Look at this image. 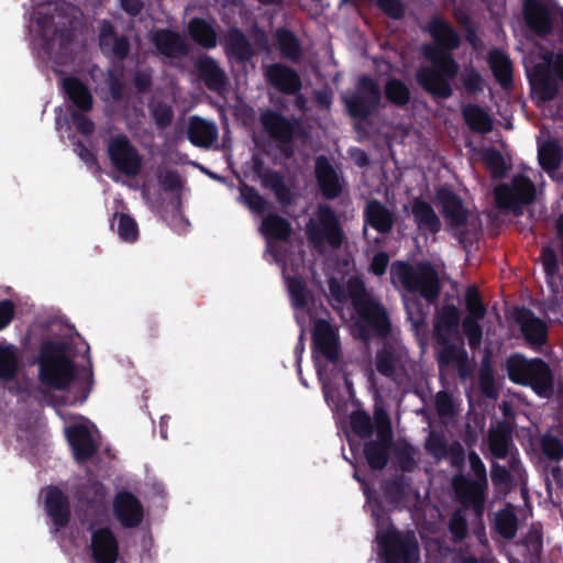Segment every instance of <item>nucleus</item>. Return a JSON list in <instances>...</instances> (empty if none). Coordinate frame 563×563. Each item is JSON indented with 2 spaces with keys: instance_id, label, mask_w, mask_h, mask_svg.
<instances>
[{
  "instance_id": "nucleus-62",
  "label": "nucleus",
  "mask_w": 563,
  "mask_h": 563,
  "mask_svg": "<svg viewBox=\"0 0 563 563\" xmlns=\"http://www.w3.org/2000/svg\"><path fill=\"white\" fill-rule=\"evenodd\" d=\"M152 118L158 129H166L174 119V112L170 106L159 102L151 109Z\"/></svg>"
},
{
  "instance_id": "nucleus-14",
  "label": "nucleus",
  "mask_w": 563,
  "mask_h": 563,
  "mask_svg": "<svg viewBox=\"0 0 563 563\" xmlns=\"http://www.w3.org/2000/svg\"><path fill=\"white\" fill-rule=\"evenodd\" d=\"M452 488L455 499L464 509L474 511L477 517L483 516L488 483L472 479L460 472L452 477Z\"/></svg>"
},
{
  "instance_id": "nucleus-24",
  "label": "nucleus",
  "mask_w": 563,
  "mask_h": 563,
  "mask_svg": "<svg viewBox=\"0 0 563 563\" xmlns=\"http://www.w3.org/2000/svg\"><path fill=\"white\" fill-rule=\"evenodd\" d=\"M44 506L56 530L68 526L71 518L70 503L68 496L59 487H47Z\"/></svg>"
},
{
  "instance_id": "nucleus-4",
  "label": "nucleus",
  "mask_w": 563,
  "mask_h": 563,
  "mask_svg": "<svg viewBox=\"0 0 563 563\" xmlns=\"http://www.w3.org/2000/svg\"><path fill=\"white\" fill-rule=\"evenodd\" d=\"M506 371L510 382L530 387L540 397H550L553 393L554 377L549 364L540 358H527L514 353L506 360Z\"/></svg>"
},
{
  "instance_id": "nucleus-64",
  "label": "nucleus",
  "mask_w": 563,
  "mask_h": 563,
  "mask_svg": "<svg viewBox=\"0 0 563 563\" xmlns=\"http://www.w3.org/2000/svg\"><path fill=\"white\" fill-rule=\"evenodd\" d=\"M385 497L393 503H399L406 496V485L402 478L388 481L383 486Z\"/></svg>"
},
{
  "instance_id": "nucleus-15",
  "label": "nucleus",
  "mask_w": 563,
  "mask_h": 563,
  "mask_svg": "<svg viewBox=\"0 0 563 563\" xmlns=\"http://www.w3.org/2000/svg\"><path fill=\"white\" fill-rule=\"evenodd\" d=\"M311 339L313 354L322 355L330 363H336L339 361V332L328 320L318 319L314 322Z\"/></svg>"
},
{
  "instance_id": "nucleus-50",
  "label": "nucleus",
  "mask_w": 563,
  "mask_h": 563,
  "mask_svg": "<svg viewBox=\"0 0 563 563\" xmlns=\"http://www.w3.org/2000/svg\"><path fill=\"white\" fill-rule=\"evenodd\" d=\"M118 219L117 233L119 238L128 243H133L139 238V227L136 221L128 213L114 212L111 227L113 228L114 221Z\"/></svg>"
},
{
  "instance_id": "nucleus-54",
  "label": "nucleus",
  "mask_w": 563,
  "mask_h": 563,
  "mask_svg": "<svg viewBox=\"0 0 563 563\" xmlns=\"http://www.w3.org/2000/svg\"><path fill=\"white\" fill-rule=\"evenodd\" d=\"M448 444L444 435L439 432H430L426 440V451L437 461H442L445 459Z\"/></svg>"
},
{
  "instance_id": "nucleus-9",
  "label": "nucleus",
  "mask_w": 563,
  "mask_h": 563,
  "mask_svg": "<svg viewBox=\"0 0 563 563\" xmlns=\"http://www.w3.org/2000/svg\"><path fill=\"white\" fill-rule=\"evenodd\" d=\"M496 206L511 211L515 216L523 213V207L536 199V186L526 175L514 176L510 184H500L494 189Z\"/></svg>"
},
{
  "instance_id": "nucleus-10",
  "label": "nucleus",
  "mask_w": 563,
  "mask_h": 563,
  "mask_svg": "<svg viewBox=\"0 0 563 563\" xmlns=\"http://www.w3.org/2000/svg\"><path fill=\"white\" fill-rule=\"evenodd\" d=\"M107 156L121 174L135 177L142 169L143 156L124 133L111 135L107 141Z\"/></svg>"
},
{
  "instance_id": "nucleus-41",
  "label": "nucleus",
  "mask_w": 563,
  "mask_h": 563,
  "mask_svg": "<svg viewBox=\"0 0 563 563\" xmlns=\"http://www.w3.org/2000/svg\"><path fill=\"white\" fill-rule=\"evenodd\" d=\"M488 64L496 81L504 88L510 89L514 85L512 63L500 49H493L488 54Z\"/></svg>"
},
{
  "instance_id": "nucleus-26",
  "label": "nucleus",
  "mask_w": 563,
  "mask_h": 563,
  "mask_svg": "<svg viewBox=\"0 0 563 563\" xmlns=\"http://www.w3.org/2000/svg\"><path fill=\"white\" fill-rule=\"evenodd\" d=\"M261 123L268 135L278 143H291L298 125L297 120L291 121L274 110L263 112Z\"/></svg>"
},
{
  "instance_id": "nucleus-49",
  "label": "nucleus",
  "mask_w": 563,
  "mask_h": 563,
  "mask_svg": "<svg viewBox=\"0 0 563 563\" xmlns=\"http://www.w3.org/2000/svg\"><path fill=\"white\" fill-rule=\"evenodd\" d=\"M286 283L292 307L298 310L305 309L308 305L310 290L303 279L300 276H288Z\"/></svg>"
},
{
  "instance_id": "nucleus-25",
  "label": "nucleus",
  "mask_w": 563,
  "mask_h": 563,
  "mask_svg": "<svg viewBox=\"0 0 563 563\" xmlns=\"http://www.w3.org/2000/svg\"><path fill=\"white\" fill-rule=\"evenodd\" d=\"M66 438L77 463L81 464L89 461L98 451V445L85 424L69 426L66 429Z\"/></svg>"
},
{
  "instance_id": "nucleus-45",
  "label": "nucleus",
  "mask_w": 563,
  "mask_h": 563,
  "mask_svg": "<svg viewBox=\"0 0 563 563\" xmlns=\"http://www.w3.org/2000/svg\"><path fill=\"white\" fill-rule=\"evenodd\" d=\"M539 164L545 172L558 169L563 161V147L555 139L544 141L538 148Z\"/></svg>"
},
{
  "instance_id": "nucleus-19",
  "label": "nucleus",
  "mask_w": 563,
  "mask_h": 563,
  "mask_svg": "<svg viewBox=\"0 0 563 563\" xmlns=\"http://www.w3.org/2000/svg\"><path fill=\"white\" fill-rule=\"evenodd\" d=\"M252 161L253 173L261 179L262 186L271 189L282 206H290L294 202V195L286 185L284 176L275 169L265 168L263 159L258 156H253Z\"/></svg>"
},
{
  "instance_id": "nucleus-63",
  "label": "nucleus",
  "mask_w": 563,
  "mask_h": 563,
  "mask_svg": "<svg viewBox=\"0 0 563 563\" xmlns=\"http://www.w3.org/2000/svg\"><path fill=\"white\" fill-rule=\"evenodd\" d=\"M462 82L465 90L471 95L482 92L484 89V79L479 71L474 67L467 69L464 73L462 77Z\"/></svg>"
},
{
  "instance_id": "nucleus-13",
  "label": "nucleus",
  "mask_w": 563,
  "mask_h": 563,
  "mask_svg": "<svg viewBox=\"0 0 563 563\" xmlns=\"http://www.w3.org/2000/svg\"><path fill=\"white\" fill-rule=\"evenodd\" d=\"M465 308L467 314L462 321V329L467 338L471 350H477L482 344L483 327L481 321L487 313L486 306L476 286L472 285L466 288Z\"/></svg>"
},
{
  "instance_id": "nucleus-37",
  "label": "nucleus",
  "mask_w": 563,
  "mask_h": 563,
  "mask_svg": "<svg viewBox=\"0 0 563 563\" xmlns=\"http://www.w3.org/2000/svg\"><path fill=\"white\" fill-rule=\"evenodd\" d=\"M224 51L229 57L236 59L240 63H246L254 56L252 44L244 32L232 26L228 30Z\"/></svg>"
},
{
  "instance_id": "nucleus-7",
  "label": "nucleus",
  "mask_w": 563,
  "mask_h": 563,
  "mask_svg": "<svg viewBox=\"0 0 563 563\" xmlns=\"http://www.w3.org/2000/svg\"><path fill=\"white\" fill-rule=\"evenodd\" d=\"M349 115L360 122H367L382 103L378 82L368 75L358 77L354 91L343 98Z\"/></svg>"
},
{
  "instance_id": "nucleus-5",
  "label": "nucleus",
  "mask_w": 563,
  "mask_h": 563,
  "mask_svg": "<svg viewBox=\"0 0 563 563\" xmlns=\"http://www.w3.org/2000/svg\"><path fill=\"white\" fill-rule=\"evenodd\" d=\"M393 271L402 287L411 294H418L429 303H434L441 291V283L437 269L429 262L412 266L408 262H396Z\"/></svg>"
},
{
  "instance_id": "nucleus-1",
  "label": "nucleus",
  "mask_w": 563,
  "mask_h": 563,
  "mask_svg": "<svg viewBox=\"0 0 563 563\" xmlns=\"http://www.w3.org/2000/svg\"><path fill=\"white\" fill-rule=\"evenodd\" d=\"M424 31L433 43L424 44L422 54L432 65L421 66L416 71V80L427 93L445 100L453 95L452 81L460 69L452 52L461 46V36L442 14L430 16Z\"/></svg>"
},
{
  "instance_id": "nucleus-36",
  "label": "nucleus",
  "mask_w": 563,
  "mask_h": 563,
  "mask_svg": "<svg viewBox=\"0 0 563 563\" xmlns=\"http://www.w3.org/2000/svg\"><path fill=\"white\" fill-rule=\"evenodd\" d=\"M460 322V309L453 303L443 305L434 317L435 336L446 341L448 338L459 333Z\"/></svg>"
},
{
  "instance_id": "nucleus-31",
  "label": "nucleus",
  "mask_w": 563,
  "mask_h": 563,
  "mask_svg": "<svg viewBox=\"0 0 563 563\" xmlns=\"http://www.w3.org/2000/svg\"><path fill=\"white\" fill-rule=\"evenodd\" d=\"M316 178L325 199L332 200L342 194L338 173L324 156H319L316 161Z\"/></svg>"
},
{
  "instance_id": "nucleus-34",
  "label": "nucleus",
  "mask_w": 563,
  "mask_h": 563,
  "mask_svg": "<svg viewBox=\"0 0 563 563\" xmlns=\"http://www.w3.org/2000/svg\"><path fill=\"white\" fill-rule=\"evenodd\" d=\"M411 214L418 230L422 233L437 234L442 223L433 207L422 198H415L411 205Z\"/></svg>"
},
{
  "instance_id": "nucleus-58",
  "label": "nucleus",
  "mask_w": 563,
  "mask_h": 563,
  "mask_svg": "<svg viewBox=\"0 0 563 563\" xmlns=\"http://www.w3.org/2000/svg\"><path fill=\"white\" fill-rule=\"evenodd\" d=\"M106 84L113 101L120 102L124 99L125 85L122 76L114 69H108L106 75Z\"/></svg>"
},
{
  "instance_id": "nucleus-6",
  "label": "nucleus",
  "mask_w": 563,
  "mask_h": 563,
  "mask_svg": "<svg viewBox=\"0 0 563 563\" xmlns=\"http://www.w3.org/2000/svg\"><path fill=\"white\" fill-rule=\"evenodd\" d=\"M376 542L386 563H416L419 560V543L412 532L401 533L393 525L378 529Z\"/></svg>"
},
{
  "instance_id": "nucleus-3",
  "label": "nucleus",
  "mask_w": 563,
  "mask_h": 563,
  "mask_svg": "<svg viewBox=\"0 0 563 563\" xmlns=\"http://www.w3.org/2000/svg\"><path fill=\"white\" fill-rule=\"evenodd\" d=\"M352 307L357 316L358 336L368 340L372 334L385 338L391 331V322L384 305L371 295L363 279L352 276L347 279Z\"/></svg>"
},
{
  "instance_id": "nucleus-46",
  "label": "nucleus",
  "mask_w": 563,
  "mask_h": 563,
  "mask_svg": "<svg viewBox=\"0 0 563 563\" xmlns=\"http://www.w3.org/2000/svg\"><path fill=\"white\" fill-rule=\"evenodd\" d=\"M20 368L19 350L13 344L0 343V380H13Z\"/></svg>"
},
{
  "instance_id": "nucleus-52",
  "label": "nucleus",
  "mask_w": 563,
  "mask_h": 563,
  "mask_svg": "<svg viewBox=\"0 0 563 563\" xmlns=\"http://www.w3.org/2000/svg\"><path fill=\"white\" fill-rule=\"evenodd\" d=\"M415 455L416 449L408 442H405L395 450V461L401 472L411 473L416 470L417 461Z\"/></svg>"
},
{
  "instance_id": "nucleus-51",
  "label": "nucleus",
  "mask_w": 563,
  "mask_h": 563,
  "mask_svg": "<svg viewBox=\"0 0 563 563\" xmlns=\"http://www.w3.org/2000/svg\"><path fill=\"white\" fill-rule=\"evenodd\" d=\"M240 195L242 201L251 211L262 214L267 210V200L253 186L243 184L240 189Z\"/></svg>"
},
{
  "instance_id": "nucleus-17",
  "label": "nucleus",
  "mask_w": 563,
  "mask_h": 563,
  "mask_svg": "<svg viewBox=\"0 0 563 563\" xmlns=\"http://www.w3.org/2000/svg\"><path fill=\"white\" fill-rule=\"evenodd\" d=\"M531 93L538 102L545 103L554 100L560 90L559 81L547 64H536L528 71Z\"/></svg>"
},
{
  "instance_id": "nucleus-42",
  "label": "nucleus",
  "mask_w": 563,
  "mask_h": 563,
  "mask_svg": "<svg viewBox=\"0 0 563 563\" xmlns=\"http://www.w3.org/2000/svg\"><path fill=\"white\" fill-rule=\"evenodd\" d=\"M291 230L290 222L277 213H268L260 227L261 233L269 241L285 242L290 238Z\"/></svg>"
},
{
  "instance_id": "nucleus-35",
  "label": "nucleus",
  "mask_w": 563,
  "mask_h": 563,
  "mask_svg": "<svg viewBox=\"0 0 563 563\" xmlns=\"http://www.w3.org/2000/svg\"><path fill=\"white\" fill-rule=\"evenodd\" d=\"M67 99L77 109L76 111L89 112L93 107V97L88 86L78 77H65L62 81Z\"/></svg>"
},
{
  "instance_id": "nucleus-27",
  "label": "nucleus",
  "mask_w": 563,
  "mask_h": 563,
  "mask_svg": "<svg viewBox=\"0 0 563 563\" xmlns=\"http://www.w3.org/2000/svg\"><path fill=\"white\" fill-rule=\"evenodd\" d=\"M36 24L46 49H53L56 44L62 49L67 48L74 40L71 27L68 25L54 27V18L52 15L44 14L37 16Z\"/></svg>"
},
{
  "instance_id": "nucleus-38",
  "label": "nucleus",
  "mask_w": 563,
  "mask_h": 563,
  "mask_svg": "<svg viewBox=\"0 0 563 563\" xmlns=\"http://www.w3.org/2000/svg\"><path fill=\"white\" fill-rule=\"evenodd\" d=\"M393 441V439L377 437L375 440L365 441L363 454L373 471H382L387 466Z\"/></svg>"
},
{
  "instance_id": "nucleus-8",
  "label": "nucleus",
  "mask_w": 563,
  "mask_h": 563,
  "mask_svg": "<svg viewBox=\"0 0 563 563\" xmlns=\"http://www.w3.org/2000/svg\"><path fill=\"white\" fill-rule=\"evenodd\" d=\"M306 235L314 249H321L327 243L332 249L343 244L344 232L334 210L328 205H321L317 210V220L310 219L306 225Z\"/></svg>"
},
{
  "instance_id": "nucleus-40",
  "label": "nucleus",
  "mask_w": 563,
  "mask_h": 563,
  "mask_svg": "<svg viewBox=\"0 0 563 563\" xmlns=\"http://www.w3.org/2000/svg\"><path fill=\"white\" fill-rule=\"evenodd\" d=\"M462 118L468 129L479 134L493 131L494 123L489 113L478 104L467 103L462 107Z\"/></svg>"
},
{
  "instance_id": "nucleus-61",
  "label": "nucleus",
  "mask_w": 563,
  "mask_h": 563,
  "mask_svg": "<svg viewBox=\"0 0 563 563\" xmlns=\"http://www.w3.org/2000/svg\"><path fill=\"white\" fill-rule=\"evenodd\" d=\"M434 407L439 417L451 418L454 416V402L451 394L446 390H440L434 397Z\"/></svg>"
},
{
  "instance_id": "nucleus-60",
  "label": "nucleus",
  "mask_w": 563,
  "mask_h": 563,
  "mask_svg": "<svg viewBox=\"0 0 563 563\" xmlns=\"http://www.w3.org/2000/svg\"><path fill=\"white\" fill-rule=\"evenodd\" d=\"M540 258L543 266V272L548 278H554L559 275L560 265L555 251L547 245L541 250Z\"/></svg>"
},
{
  "instance_id": "nucleus-2",
  "label": "nucleus",
  "mask_w": 563,
  "mask_h": 563,
  "mask_svg": "<svg viewBox=\"0 0 563 563\" xmlns=\"http://www.w3.org/2000/svg\"><path fill=\"white\" fill-rule=\"evenodd\" d=\"M41 386L49 390L65 391L76 379L77 367L63 341L43 340L35 358Z\"/></svg>"
},
{
  "instance_id": "nucleus-59",
  "label": "nucleus",
  "mask_w": 563,
  "mask_h": 563,
  "mask_svg": "<svg viewBox=\"0 0 563 563\" xmlns=\"http://www.w3.org/2000/svg\"><path fill=\"white\" fill-rule=\"evenodd\" d=\"M374 421L377 438H387L394 440L391 421L388 412L384 408H375Z\"/></svg>"
},
{
  "instance_id": "nucleus-20",
  "label": "nucleus",
  "mask_w": 563,
  "mask_h": 563,
  "mask_svg": "<svg viewBox=\"0 0 563 563\" xmlns=\"http://www.w3.org/2000/svg\"><path fill=\"white\" fill-rule=\"evenodd\" d=\"M113 514L123 528L132 529L142 523L144 509L134 494L122 490L114 496Z\"/></svg>"
},
{
  "instance_id": "nucleus-30",
  "label": "nucleus",
  "mask_w": 563,
  "mask_h": 563,
  "mask_svg": "<svg viewBox=\"0 0 563 563\" xmlns=\"http://www.w3.org/2000/svg\"><path fill=\"white\" fill-rule=\"evenodd\" d=\"M363 217L365 225L372 227L380 234L390 233L395 224L394 212L377 199L367 201Z\"/></svg>"
},
{
  "instance_id": "nucleus-21",
  "label": "nucleus",
  "mask_w": 563,
  "mask_h": 563,
  "mask_svg": "<svg viewBox=\"0 0 563 563\" xmlns=\"http://www.w3.org/2000/svg\"><path fill=\"white\" fill-rule=\"evenodd\" d=\"M264 75L268 85L283 95H297L302 88L300 75L288 65L282 63L271 64L266 67Z\"/></svg>"
},
{
  "instance_id": "nucleus-48",
  "label": "nucleus",
  "mask_w": 563,
  "mask_h": 563,
  "mask_svg": "<svg viewBox=\"0 0 563 563\" xmlns=\"http://www.w3.org/2000/svg\"><path fill=\"white\" fill-rule=\"evenodd\" d=\"M494 528L505 540H512L518 531V518L512 509H500L495 515Z\"/></svg>"
},
{
  "instance_id": "nucleus-23",
  "label": "nucleus",
  "mask_w": 563,
  "mask_h": 563,
  "mask_svg": "<svg viewBox=\"0 0 563 563\" xmlns=\"http://www.w3.org/2000/svg\"><path fill=\"white\" fill-rule=\"evenodd\" d=\"M151 41L159 55L178 59L189 54V45L185 37L170 29H157L153 32Z\"/></svg>"
},
{
  "instance_id": "nucleus-55",
  "label": "nucleus",
  "mask_w": 563,
  "mask_h": 563,
  "mask_svg": "<svg viewBox=\"0 0 563 563\" xmlns=\"http://www.w3.org/2000/svg\"><path fill=\"white\" fill-rule=\"evenodd\" d=\"M449 531L453 541L461 542L467 536V520L461 509L452 512L449 519Z\"/></svg>"
},
{
  "instance_id": "nucleus-18",
  "label": "nucleus",
  "mask_w": 563,
  "mask_h": 563,
  "mask_svg": "<svg viewBox=\"0 0 563 563\" xmlns=\"http://www.w3.org/2000/svg\"><path fill=\"white\" fill-rule=\"evenodd\" d=\"M522 13L528 29L541 38L553 31V13L542 0H525Z\"/></svg>"
},
{
  "instance_id": "nucleus-43",
  "label": "nucleus",
  "mask_w": 563,
  "mask_h": 563,
  "mask_svg": "<svg viewBox=\"0 0 563 563\" xmlns=\"http://www.w3.org/2000/svg\"><path fill=\"white\" fill-rule=\"evenodd\" d=\"M275 40L283 57L294 63L300 60L302 56L301 44L291 30L285 26L278 27L275 31Z\"/></svg>"
},
{
  "instance_id": "nucleus-33",
  "label": "nucleus",
  "mask_w": 563,
  "mask_h": 563,
  "mask_svg": "<svg viewBox=\"0 0 563 563\" xmlns=\"http://www.w3.org/2000/svg\"><path fill=\"white\" fill-rule=\"evenodd\" d=\"M451 338L444 341L442 338H437L440 347L437 351V361L440 367H446L456 363L459 375L466 377L468 374L467 352L463 346H459L450 342Z\"/></svg>"
},
{
  "instance_id": "nucleus-16",
  "label": "nucleus",
  "mask_w": 563,
  "mask_h": 563,
  "mask_svg": "<svg viewBox=\"0 0 563 563\" xmlns=\"http://www.w3.org/2000/svg\"><path fill=\"white\" fill-rule=\"evenodd\" d=\"M514 320L520 327L526 342L531 346H543L548 343V324L534 312L525 307H516Z\"/></svg>"
},
{
  "instance_id": "nucleus-57",
  "label": "nucleus",
  "mask_w": 563,
  "mask_h": 563,
  "mask_svg": "<svg viewBox=\"0 0 563 563\" xmlns=\"http://www.w3.org/2000/svg\"><path fill=\"white\" fill-rule=\"evenodd\" d=\"M541 450L550 461L558 462L563 459V442L554 435L545 434L542 437Z\"/></svg>"
},
{
  "instance_id": "nucleus-32",
  "label": "nucleus",
  "mask_w": 563,
  "mask_h": 563,
  "mask_svg": "<svg viewBox=\"0 0 563 563\" xmlns=\"http://www.w3.org/2000/svg\"><path fill=\"white\" fill-rule=\"evenodd\" d=\"M195 67L198 76L209 90L214 92L224 90L228 78L224 70L214 58L202 55L197 59Z\"/></svg>"
},
{
  "instance_id": "nucleus-12",
  "label": "nucleus",
  "mask_w": 563,
  "mask_h": 563,
  "mask_svg": "<svg viewBox=\"0 0 563 563\" xmlns=\"http://www.w3.org/2000/svg\"><path fill=\"white\" fill-rule=\"evenodd\" d=\"M81 525L90 532V552L95 563H117L120 554V544L113 530L106 527H97L96 519L79 517Z\"/></svg>"
},
{
  "instance_id": "nucleus-53",
  "label": "nucleus",
  "mask_w": 563,
  "mask_h": 563,
  "mask_svg": "<svg viewBox=\"0 0 563 563\" xmlns=\"http://www.w3.org/2000/svg\"><path fill=\"white\" fill-rule=\"evenodd\" d=\"M350 423L353 432L361 439H369L373 434V422L369 415L364 410L352 412Z\"/></svg>"
},
{
  "instance_id": "nucleus-11",
  "label": "nucleus",
  "mask_w": 563,
  "mask_h": 563,
  "mask_svg": "<svg viewBox=\"0 0 563 563\" xmlns=\"http://www.w3.org/2000/svg\"><path fill=\"white\" fill-rule=\"evenodd\" d=\"M440 212L444 218L448 229L463 243L467 232L465 227L468 221L470 210L464 206L463 200L452 189L441 187L435 194Z\"/></svg>"
},
{
  "instance_id": "nucleus-47",
  "label": "nucleus",
  "mask_w": 563,
  "mask_h": 563,
  "mask_svg": "<svg viewBox=\"0 0 563 563\" xmlns=\"http://www.w3.org/2000/svg\"><path fill=\"white\" fill-rule=\"evenodd\" d=\"M385 98L398 108L406 107L411 99V92L406 82L399 78H389L384 85Z\"/></svg>"
},
{
  "instance_id": "nucleus-56",
  "label": "nucleus",
  "mask_w": 563,
  "mask_h": 563,
  "mask_svg": "<svg viewBox=\"0 0 563 563\" xmlns=\"http://www.w3.org/2000/svg\"><path fill=\"white\" fill-rule=\"evenodd\" d=\"M484 161L495 178L504 177L507 166L503 154L496 148H488L484 153Z\"/></svg>"
},
{
  "instance_id": "nucleus-28",
  "label": "nucleus",
  "mask_w": 563,
  "mask_h": 563,
  "mask_svg": "<svg viewBox=\"0 0 563 563\" xmlns=\"http://www.w3.org/2000/svg\"><path fill=\"white\" fill-rule=\"evenodd\" d=\"M512 432V426L507 420L497 421L496 426L488 430L487 445L492 456L498 460L507 459L515 449Z\"/></svg>"
},
{
  "instance_id": "nucleus-29",
  "label": "nucleus",
  "mask_w": 563,
  "mask_h": 563,
  "mask_svg": "<svg viewBox=\"0 0 563 563\" xmlns=\"http://www.w3.org/2000/svg\"><path fill=\"white\" fill-rule=\"evenodd\" d=\"M187 34L196 45L205 49H213L218 45L217 22L212 18H191L187 23Z\"/></svg>"
},
{
  "instance_id": "nucleus-39",
  "label": "nucleus",
  "mask_w": 563,
  "mask_h": 563,
  "mask_svg": "<svg viewBox=\"0 0 563 563\" xmlns=\"http://www.w3.org/2000/svg\"><path fill=\"white\" fill-rule=\"evenodd\" d=\"M219 132L214 123L199 117L190 118L187 136L198 147H210L218 139Z\"/></svg>"
},
{
  "instance_id": "nucleus-44",
  "label": "nucleus",
  "mask_w": 563,
  "mask_h": 563,
  "mask_svg": "<svg viewBox=\"0 0 563 563\" xmlns=\"http://www.w3.org/2000/svg\"><path fill=\"white\" fill-rule=\"evenodd\" d=\"M108 38H113L112 55L119 60L125 59L131 48L129 38L125 35L117 36L114 26L109 21H104L99 34V44L102 51L108 45Z\"/></svg>"
},
{
  "instance_id": "nucleus-22",
  "label": "nucleus",
  "mask_w": 563,
  "mask_h": 563,
  "mask_svg": "<svg viewBox=\"0 0 563 563\" xmlns=\"http://www.w3.org/2000/svg\"><path fill=\"white\" fill-rule=\"evenodd\" d=\"M375 367L382 376L398 383L406 372L402 351L391 343H384L376 351Z\"/></svg>"
}]
</instances>
